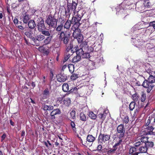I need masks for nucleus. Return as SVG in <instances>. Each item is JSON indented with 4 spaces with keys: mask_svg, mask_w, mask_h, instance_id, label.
Returning a JSON list of instances; mask_svg holds the SVG:
<instances>
[{
    "mask_svg": "<svg viewBox=\"0 0 155 155\" xmlns=\"http://www.w3.org/2000/svg\"><path fill=\"white\" fill-rule=\"evenodd\" d=\"M58 39L61 42H62L67 46L70 41V34L69 31H62L58 33Z\"/></svg>",
    "mask_w": 155,
    "mask_h": 155,
    "instance_id": "obj_1",
    "label": "nucleus"
},
{
    "mask_svg": "<svg viewBox=\"0 0 155 155\" xmlns=\"http://www.w3.org/2000/svg\"><path fill=\"white\" fill-rule=\"evenodd\" d=\"M58 21V19H57L54 16L50 14L47 17L45 22L49 27L54 28L57 27Z\"/></svg>",
    "mask_w": 155,
    "mask_h": 155,
    "instance_id": "obj_2",
    "label": "nucleus"
},
{
    "mask_svg": "<svg viewBox=\"0 0 155 155\" xmlns=\"http://www.w3.org/2000/svg\"><path fill=\"white\" fill-rule=\"evenodd\" d=\"M117 136L119 139L123 138L125 137V128L123 124L119 125L117 128Z\"/></svg>",
    "mask_w": 155,
    "mask_h": 155,
    "instance_id": "obj_3",
    "label": "nucleus"
},
{
    "mask_svg": "<svg viewBox=\"0 0 155 155\" xmlns=\"http://www.w3.org/2000/svg\"><path fill=\"white\" fill-rule=\"evenodd\" d=\"M36 22L38 29L39 32L44 29H46V27L44 24V21L42 17H38Z\"/></svg>",
    "mask_w": 155,
    "mask_h": 155,
    "instance_id": "obj_4",
    "label": "nucleus"
},
{
    "mask_svg": "<svg viewBox=\"0 0 155 155\" xmlns=\"http://www.w3.org/2000/svg\"><path fill=\"white\" fill-rule=\"evenodd\" d=\"M65 20L64 18L60 17L58 18V25L57 27L54 28L59 33L62 31V30L64 28V24L65 22Z\"/></svg>",
    "mask_w": 155,
    "mask_h": 155,
    "instance_id": "obj_5",
    "label": "nucleus"
},
{
    "mask_svg": "<svg viewBox=\"0 0 155 155\" xmlns=\"http://www.w3.org/2000/svg\"><path fill=\"white\" fill-rule=\"evenodd\" d=\"M45 38V36L42 35H38L36 36L35 38H33V43L34 44H32L33 45H35L37 46H39L40 45L41 42L42 41H44Z\"/></svg>",
    "mask_w": 155,
    "mask_h": 155,
    "instance_id": "obj_6",
    "label": "nucleus"
},
{
    "mask_svg": "<svg viewBox=\"0 0 155 155\" xmlns=\"http://www.w3.org/2000/svg\"><path fill=\"white\" fill-rule=\"evenodd\" d=\"M142 86L145 88H147V91L149 93L153 87H155L154 85L152 84L148 81V80H145L142 84Z\"/></svg>",
    "mask_w": 155,
    "mask_h": 155,
    "instance_id": "obj_7",
    "label": "nucleus"
},
{
    "mask_svg": "<svg viewBox=\"0 0 155 155\" xmlns=\"http://www.w3.org/2000/svg\"><path fill=\"white\" fill-rule=\"evenodd\" d=\"M110 138V136L109 135L105 134H100L98 137V141L102 143L109 140Z\"/></svg>",
    "mask_w": 155,
    "mask_h": 155,
    "instance_id": "obj_8",
    "label": "nucleus"
},
{
    "mask_svg": "<svg viewBox=\"0 0 155 155\" xmlns=\"http://www.w3.org/2000/svg\"><path fill=\"white\" fill-rule=\"evenodd\" d=\"M153 125H150L146 127L142 131L143 135H154V133L153 132L154 128L153 127Z\"/></svg>",
    "mask_w": 155,
    "mask_h": 155,
    "instance_id": "obj_9",
    "label": "nucleus"
},
{
    "mask_svg": "<svg viewBox=\"0 0 155 155\" xmlns=\"http://www.w3.org/2000/svg\"><path fill=\"white\" fill-rule=\"evenodd\" d=\"M68 79L66 74L64 73H61L57 75V79L58 82H61L65 81Z\"/></svg>",
    "mask_w": 155,
    "mask_h": 155,
    "instance_id": "obj_10",
    "label": "nucleus"
},
{
    "mask_svg": "<svg viewBox=\"0 0 155 155\" xmlns=\"http://www.w3.org/2000/svg\"><path fill=\"white\" fill-rule=\"evenodd\" d=\"M77 5V2H76L73 1L72 3L67 2V7L71 9V11L75 14V13Z\"/></svg>",
    "mask_w": 155,
    "mask_h": 155,
    "instance_id": "obj_11",
    "label": "nucleus"
},
{
    "mask_svg": "<svg viewBox=\"0 0 155 155\" xmlns=\"http://www.w3.org/2000/svg\"><path fill=\"white\" fill-rule=\"evenodd\" d=\"M61 111L59 108H56L53 110L50 113V118L51 120H54L56 118L55 116L58 115H59L61 114Z\"/></svg>",
    "mask_w": 155,
    "mask_h": 155,
    "instance_id": "obj_12",
    "label": "nucleus"
},
{
    "mask_svg": "<svg viewBox=\"0 0 155 155\" xmlns=\"http://www.w3.org/2000/svg\"><path fill=\"white\" fill-rule=\"evenodd\" d=\"M25 34L26 35L28 38H30L33 41V38H35V37L33 36L35 35L33 33L32 31L30 29L28 31H27L25 32Z\"/></svg>",
    "mask_w": 155,
    "mask_h": 155,
    "instance_id": "obj_13",
    "label": "nucleus"
},
{
    "mask_svg": "<svg viewBox=\"0 0 155 155\" xmlns=\"http://www.w3.org/2000/svg\"><path fill=\"white\" fill-rule=\"evenodd\" d=\"M81 19V15L78 14L76 15L75 16H73L72 18L71 21L72 24L73 23L76 22H80V21Z\"/></svg>",
    "mask_w": 155,
    "mask_h": 155,
    "instance_id": "obj_14",
    "label": "nucleus"
},
{
    "mask_svg": "<svg viewBox=\"0 0 155 155\" xmlns=\"http://www.w3.org/2000/svg\"><path fill=\"white\" fill-rule=\"evenodd\" d=\"M38 50L39 51L46 54H48L49 53V50L48 48L43 46H40L38 48Z\"/></svg>",
    "mask_w": 155,
    "mask_h": 155,
    "instance_id": "obj_15",
    "label": "nucleus"
},
{
    "mask_svg": "<svg viewBox=\"0 0 155 155\" xmlns=\"http://www.w3.org/2000/svg\"><path fill=\"white\" fill-rule=\"evenodd\" d=\"M66 46V51L67 52L69 53V51H70L71 53L73 54L75 52V51H76V49L75 50H73V45H72L71 46V43L68 46V45ZM77 49V48H76Z\"/></svg>",
    "mask_w": 155,
    "mask_h": 155,
    "instance_id": "obj_16",
    "label": "nucleus"
},
{
    "mask_svg": "<svg viewBox=\"0 0 155 155\" xmlns=\"http://www.w3.org/2000/svg\"><path fill=\"white\" fill-rule=\"evenodd\" d=\"M65 22L64 24V28L67 29L69 30L70 28L71 24H72L71 21L68 19Z\"/></svg>",
    "mask_w": 155,
    "mask_h": 155,
    "instance_id": "obj_17",
    "label": "nucleus"
},
{
    "mask_svg": "<svg viewBox=\"0 0 155 155\" xmlns=\"http://www.w3.org/2000/svg\"><path fill=\"white\" fill-rule=\"evenodd\" d=\"M52 38V36H49L47 37L44 40L43 42L45 45H48L50 44L51 42Z\"/></svg>",
    "mask_w": 155,
    "mask_h": 155,
    "instance_id": "obj_18",
    "label": "nucleus"
},
{
    "mask_svg": "<svg viewBox=\"0 0 155 155\" xmlns=\"http://www.w3.org/2000/svg\"><path fill=\"white\" fill-rule=\"evenodd\" d=\"M28 23V26L31 29H33L36 26L35 21L33 20H30Z\"/></svg>",
    "mask_w": 155,
    "mask_h": 155,
    "instance_id": "obj_19",
    "label": "nucleus"
},
{
    "mask_svg": "<svg viewBox=\"0 0 155 155\" xmlns=\"http://www.w3.org/2000/svg\"><path fill=\"white\" fill-rule=\"evenodd\" d=\"M40 32H41L42 35L46 36H49L51 35V32L48 30L46 28V29H44L42 30Z\"/></svg>",
    "mask_w": 155,
    "mask_h": 155,
    "instance_id": "obj_20",
    "label": "nucleus"
},
{
    "mask_svg": "<svg viewBox=\"0 0 155 155\" xmlns=\"http://www.w3.org/2000/svg\"><path fill=\"white\" fill-rule=\"evenodd\" d=\"M87 40L88 43V44L90 46L93 45L95 43V39L94 38L90 37L88 38Z\"/></svg>",
    "mask_w": 155,
    "mask_h": 155,
    "instance_id": "obj_21",
    "label": "nucleus"
},
{
    "mask_svg": "<svg viewBox=\"0 0 155 155\" xmlns=\"http://www.w3.org/2000/svg\"><path fill=\"white\" fill-rule=\"evenodd\" d=\"M148 150L147 147L143 146V145L139 149V152L140 153H145L147 152Z\"/></svg>",
    "mask_w": 155,
    "mask_h": 155,
    "instance_id": "obj_22",
    "label": "nucleus"
},
{
    "mask_svg": "<svg viewBox=\"0 0 155 155\" xmlns=\"http://www.w3.org/2000/svg\"><path fill=\"white\" fill-rule=\"evenodd\" d=\"M74 31L73 33V36L74 38H75L76 36H78L83 35L81 33V30L80 29H77L75 30Z\"/></svg>",
    "mask_w": 155,
    "mask_h": 155,
    "instance_id": "obj_23",
    "label": "nucleus"
},
{
    "mask_svg": "<svg viewBox=\"0 0 155 155\" xmlns=\"http://www.w3.org/2000/svg\"><path fill=\"white\" fill-rule=\"evenodd\" d=\"M86 138L87 141L89 142H93L95 140V137L91 134H88Z\"/></svg>",
    "mask_w": 155,
    "mask_h": 155,
    "instance_id": "obj_24",
    "label": "nucleus"
},
{
    "mask_svg": "<svg viewBox=\"0 0 155 155\" xmlns=\"http://www.w3.org/2000/svg\"><path fill=\"white\" fill-rule=\"evenodd\" d=\"M63 104L66 106H69L71 103V100L69 98H64L63 101Z\"/></svg>",
    "mask_w": 155,
    "mask_h": 155,
    "instance_id": "obj_25",
    "label": "nucleus"
},
{
    "mask_svg": "<svg viewBox=\"0 0 155 155\" xmlns=\"http://www.w3.org/2000/svg\"><path fill=\"white\" fill-rule=\"evenodd\" d=\"M30 16L28 15L25 14L23 18L22 21L25 24H27L29 21Z\"/></svg>",
    "mask_w": 155,
    "mask_h": 155,
    "instance_id": "obj_26",
    "label": "nucleus"
},
{
    "mask_svg": "<svg viewBox=\"0 0 155 155\" xmlns=\"http://www.w3.org/2000/svg\"><path fill=\"white\" fill-rule=\"evenodd\" d=\"M81 59V57L80 55L76 54V55L74 56L72 59V62L73 63L77 62Z\"/></svg>",
    "mask_w": 155,
    "mask_h": 155,
    "instance_id": "obj_27",
    "label": "nucleus"
},
{
    "mask_svg": "<svg viewBox=\"0 0 155 155\" xmlns=\"http://www.w3.org/2000/svg\"><path fill=\"white\" fill-rule=\"evenodd\" d=\"M72 11L71 9L68 7H67V9H65V13L66 17L68 19L70 17Z\"/></svg>",
    "mask_w": 155,
    "mask_h": 155,
    "instance_id": "obj_28",
    "label": "nucleus"
},
{
    "mask_svg": "<svg viewBox=\"0 0 155 155\" xmlns=\"http://www.w3.org/2000/svg\"><path fill=\"white\" fill-rule=\"evenodd\" d=\"M143 5L145 7L149 8L151 5L150 0H145L143 2Z\"/></svg>",
    "mask_w": 155,
    "mask_h": 155,
    "instance_id": "obj_29",
    "label": "nucleus"
},
{
    "mask_svg": "<svg viewBox=\"0 0 155 155\" xmlns=\"http://www.w3.org/2000/svg\"><path fill=\"white\" fill-rule=\"evenodd\" d=\"M81 43V44L80 45V46L82 48H84V50H87L88 49L89 46L88 45V44L87 41H85L83 42L82 41Z\"/></svg>",
    "mask_w": 155,
    "mask_h": 155,
    "instance_id": "obj_30",
    "label": "nucleus"
},
{
    "mask_svg": "<svg viewBox=\"0 0 155 155\" xmlns=\"http://www.w3.org/2000/svg\"><path fill=\"white\" fill-rule=\"evenodd\" d=\"M148 80L149 82L151 83L152 84L154 83V86L155 88V77L152 75H150L149 77L148 78Z\"/></svg>",
    "mask_w": 155,
    "mask_h": 155,
    "instance_id": "obj_31",
    "label": "nucleus"
},
{
    "mask_svg": "<svg viewBox=\"0 0 155 155\" xmlns=\"http://www.w3.org/2000/svg\"><path fill=\"white\" fill-rule=\"evenodd\" d=\"M144 144L145 146L147 147V148H148L152 147L153 146L154 143L153 142L148 140L147 142H145Z\"/></svg>",
    "mask_w": 155,
    "mask_h": 155,
    "instance_id": "obj_32",
    "label": "nucleus"
},
{
    "mask_svg": "<svg viewBox=\"0 0 155 155\" xmlns=\"http://www.w3.org/2000/svg\"><path fill=\"white\" fill-rule=\"evenodd\" d=\"M73 24L74 25H73L71 28V29L73 31L77 29H80L79 28V27L80 26L81 24L80 22L74 23H73Z\"/></svg>",
    "mask_w": 155,
    "mask_h": 155,
    "instance_id": "obj_33",
    "label": "nucleus"
},
{
    "mask_svg": "<svg viewBox=\"0 0 155 155\" xmlns=\"http://www.w3.org/2000/svg\"><path fill=\"white\" fill-rule=\"evenodd\" d=\"M77 137L80 140L81 143L83 145L85 146L87 143V141L86 140V139L85 137H82L81 138L79 137L78 135H77Z\"/></svg>",
    "mask_w": 155,
    "mask_h": 155,
    "instance_id": "obj_34",
    "label": "nucleus"
},
{
    "mask_svg": "<svg viewBox=\"0 0 155 155\" xmlns=\"http://www.w3.org/2000/svg\"><path fill=\"white\" fill-rule=\"evenodd\" d=\"M54 107L51 105H45L44 106L43 110L45 111L50 110L53 109Z\"/></svg>",
    "mask_w": 155,
    "mask_h": 155,
    "instance_id": "obj_35",
    "label": "nucleus"
},
{
    "mask_svg": "<svg viewBox=\"0 0 155 155\" xmlns=\"http://www.w3.org/2000/svg\"><path fill=\"white\" fill-rule=\"evenodd\" d=\"M80 119L83 121H85L87 120L86 116L84 112H81L80 115Z\"/></svg>",
    "mask_w": 155,
    "mask_h": 155,
    "instance_id": "obj_36",
    "label": "nucleus"
},
{
    "mask_svg": "<svg viewBox=\"0 0 155 155\" xmlns=\"http://www.w3.org/2000/svg\"><path fill=\"white\" fill-rule=\"evenodd\" d=\"M146 98V93L142 92L141 93V94L140 99V101L142 102H144Z\"/></svg>",
    "mask_w": 155,
    "mask_h": 155,
    "instance_id": "obj_37",
    "label": "nucleus"
},
{
    "mask_svg": "<svg viewBox=\"0 0 155 155\" xmlns=\"http://www.w3.org/2000/svg\"><path fill=\"white\" fill-rule=\"evenodd\" d=\"M138 149L135 147H131L129 150V153L130 154L133 155L135 153H138L137 152V150Z\"/></svg>",
    "mask_w": 155,
    "mask_h": 155,
    "instance_id": "obj_38",
    "label": "nucleus"
},
{
    "mask_svg": "<svg viewBox=\"0 0 155 155\" xmlns=\"http://www.w3.org/2000/svg\"><path fill=\"white\" fill-rule=\"evenodd\" d=\"M62 89L65 92H68L69 91V86L67 83H64L62 85Z\"/></svg>",
    "mask_w": 155,
    "mask_h": 155,
    "instance_id": "obj_39",
    "label": "nucleus"
},
{
    "mask_svg": "<svg viewBox=\"0 0 155 155\" xmlns=\"http://www.w3.org/2000/svg\"><path fill=\"white\" fill-rule=\"evenodd\" d=\"M106 115L107 114L104 112L103 113L99 114L98 117L101 120L103 121L106 118Z\"/></svg>",
    "mask_w": 155,
    "mask_h": 155,
    "instance_id": "obj_40",
    "label": "nucleus"
},
{
    "mask_svg": "<svg viewBox=\"0 0 155 155\" xmlns=\"http://www.w3.org/2000/svg\"><path fill=\"white\" fill-rule=\"evenodd\" d=\"M83 25L85 28H88L90 25L89 20L87 19H84L83 21Z\"/></svg>",
    "mask_w": 155,
    "mask_h": 155,
    "instance_id": "obj_41",
    "label": "nucleus"
},
{
    "mask_svg": "<svg viewBox=\"0 0 155 155\" xmlns=\"http://www.w3.org/2000/svg\"><path fill=\"white\" fill-rule=\"evenodd\" d=\"M76 38L78 41V42L79 43H81L83 41L84 39V36L83 35L78 36H76V37L74 38Z\"/></svg>",
    "mask_w": 155,
    "mask_h": 155,
    "instance_id": "obj_42",
    "label": "nucleus"
},
{
    "mask_svg": "<svg viewBox=\"0 0 155 155\" xmlns=\"http://www.w3.org/2000/svg\"><path fill=\"white\" fill-rule=\"evenodd\" d=\"M133 100L135 102L137 101L140 99V96L138 94L135 93L132 96Z\"/></svg>",
    "mask_w": 155,
    "mask_h": 155,
    "instance_id": "obj_43",
    "label": "nucleus"
},
{
    "mask_svg": "<svg viewBox=\"0 0 155 155\" xmlns=\"http://www.w3.org/2000/svg\"><path fill=\"white\" fill-rule=\"evenodd\" d=\"M136 103L134 101H132L129 105V109L130 111H132L134 108Z\"/></svg>",
    "mask_w": 155,
    "mask_h": 155,
    "instance_id": "obj_44",
    "label": "nucleus"
},
{
    "mask_svg": "<svg viewBox=\"0 0 155 155\" xmlns=\"http://www.w3.org/2000/svg\"><path fill=\"white\" fill-rule=\"evenodd\" d=\"M73 54H70L68 52H66L65 55L64 56V58L63 60V62L64 63L66 61L70 58V56L72 55Z\"/></svg>",
    "mask_w": 155,
    "mask_h": 155,
    "instance_id": "obj_45",
    "label": "nucleus"
},
{
    "mask_svg": "<svg viewBox=\"0 0 155 155\" xmlns=\"http://www.w3.org/2000/svg\"><path fill=\"white\" fill-rule=\"evenodd\" d=\"M88 115L91 119L93 120H95L97 117L96 115L92 111L90 112Z\"/></svg>",
    "mask_w": 155,
    "mask_h": 155,
    "instance_id": "obj_46",
    "label": "nucleus"
},
{
    "mask_svg": "<svg viewBox=\"0 0 155 155\" xmlns=\"http://www.w3.org/2000/svg\"><path fill=\"white\" fill-rule=\"evenodd\" d=\"M117 147H115L114 146H113V149H110V150L107 151V153L108 155L112 154L114 153L117 150Z\"/></svg>",
    "mask_w": 155,
    "mask_h": 155,
    "instance_id": "obj_47",
    "label": "nucleus"
},
{
    "mask_svg": "<svg viewBox=\"0 0 155 155\" xmlns=\"http://www.w3.org/2000/svg\"><path fill=\"white\" fill-rule=\"evenodd\" d=\"M68 67L70 72L71 73H73L74 71V65L73 64H69L68 65Z\"/></svg>",
    "mask_w": 155,
    "mask_h": 155,
    "instance_id": "obj_48",
    "label": "nucleus"
},
{
    "mask_svg": "<svg viewBox=\"0 0 155 155\" xmlns=\"http://www.w3.org/2000/svg\"><path fill=\"white\" fill-rule=\"evenodd\" d=\"M71 126L74 132L76 133L77 132V130L75 127L76 125L74 122L73 121H71Z\"/></svg>",
    "mask_w": 155,
    "mask_h": 155,
    "instance_id": "obj_49",
    "label": "nucleus"
},
{
    "mask_svg": "<svg viewBox=\"0 0 155 155\" xmlns=\"http://www.w3.org/2000/svg\"><path fill=\"white\" fill-rule=\"evenodd\" d=\"M83 49L82 48L79 49H78L76 51V54L80 55L81 56V55L83 54H84V51L83 50Z\"/></svg>",
    "mask_w": 155,
    "mask_h": 155,
    "instance_id": "obj_50",
    "label": "nucleus"
},
{
    "mask_svg": "<svg viewBox=\"0 0 155 155\" xmlns=\"http://www.w3.org/2000/svg\"><path fill=\"white\" fill-rule=\"evenodd\" d=\"M42 94L45 95L46 96H48L49 97L50 96V93L49 90L48 88H46L43 91Z\"/></svg>",
    "mask_w": 155,
    "mask_h": 155,
    "instance_id": "obj_51",
    "label": "nucleus"
},
{
    "mask_svg": "<svg viewBox=\"0 0 155 155\" xmlns=\"http://www.w3.org/2000/svg\"><path fill=\"white\" fill-rule=\"evenodd\" d=\"M149 139V138L147 137H142L140 139L141 142L143 143H144V144L145 143V142H147Z\"/></svg>",
    "mask_w": 155,
    "mask_h": 155,
    "instance_id": "obj_52",
    "label": "nucleus"
},
{
    "mask_svg": "<svg viewBox=\"0 0 155 155\" xmlns=\"http://www.w3.org/2000/svg\"><path fill=\"white\" fill-rule=\"evenodd\" d=\"M78 74H76L75 73L73 74L71 77V79L72 80H75L76 79L78 78L79 76Z\"/></svg>",
    "mask_w": 155,
    "mask_h": 155,
    "instance_id": "obj_53",
    "label": "nucleus"
},
{
    "mask_svg": "<svg viewBox=\"0 0 155 155\" xmlns=\"http://www.w3.org/2000/svg\"><path fill=\"white\" fill-rule=\"evenodd\" d=\"M150 124L152 125V120H151V117H150V116L149 117L147 121V122L145 123V126H149V125Z\"/></svg>",
    "mask_w": 155,
    "mask_h": 155,
    "instance_id": "obj_54",
    "label": "nucleus"
},
{
    "mask_svg": "<svg viewBox=\"0 0 155 155\" xmlns=\"http://www.w3.org/2000/svg\"><path fill=\"white\" fill-rule=\"evenodd\" d=\"M78 89L76 87H74V88L71 89L69 91V94L72 92H73L74 93H78Z\"/></svg>",
    "mask_w": 155,
    "mask_h": 155,
    "instance_id": "obj_55",
    "label": "nucleus"
},
{
    "mask_svg": "<svg viewBox=\"0 0 155 155\" xmlns=\"http://www.w3.org/2000/svg\"><path fill=\"white\" fill-rule=\"evenodd\" d=\"M119 139V141L117 143H116L114 145V146L115 147H117V146H119L120 144H122V143L123 142L122 138H120V139Z\"/></svg>",
    "mask_w": 155,
    "mask_h": 155,
    "instance_id": "obj_56",
    "label": "nucleus"
},
{
    "mask_svg": "<svg viewBox=\"0 0 155 155\" xmlns=\"http://www.w3.org/2000/svg\"><path fill=\"white\" fill-rule=\"evenodd\" d=\"M130 1L129 0H124L123 2L121 4H120V9L121 10V7L122 6H124V5L126 3H128V4L127 5L128 6L130 5V4H131V3H129Z\"/></svg>",
    "mask_w": 155,
    "mask_h": 155,
    "instance_id": "obj_57",
    "label": "nucleus"
},
{
    "mask_svg": "<svg viewBox=\"0 0 155 155\" xmlns=\"http://www.w3.org/2000/svg\"><path fill=\"white\" fill-rule=\"evenodd\" d=\"M75 111L74 110H72L70 113L71 117L72 119H74L75 117Z\"/></svg>",
    "mask_w": 155,
    "mask_h": 155,
    "instance_id": "obj_58",
    "label": "nucleus"
},
{
    "mask_svg": "<svg viewBox=\"0 0 155 155\" xmlns=\"http://www.w3.org/2000/svg\"><path fill=\"white\" fill-rule=\"evenodd\" d=\"M129 122V117L128 116H127L125 117L123 120V123L127 124Z\"/></svg>",
    "mask_w": 155,
    "mask_h": 155,
    "instance_id": "obj_59",
    "label": "nucleus"
},
{
    "mask_svg": "<svg viewBox=\"0 0 155 155\" xmlns=\"http://www.w3.org/2000/svg\"><path fill=\"white\" fill-rule=\"evenodd\" d=\"M150 116L151 117V120H152V125L155 126V116L151 115Z\"/></svg>",
    "mask_w": 155,
    "mask_h": 155,
    "instance_id": "obj_60",
    "label": "nucleus"
},
{
    "mask_svg": "<svg viewBox=\"0 0 155 155\" xmlns=\"http://www.w3.org/2000/svg\"><path fill=\"white\" fill-rule=\"evenodd\" d=\"M143 145V143H141L140 141H137L134 143V145L135 147H137L140 146V145Z\"/></svg>",
    "mask_w": 155,
    "mask_h": 155,
    "instance_id": "obj_61",
    "label": "nucleus"
},
{
    "mask_svg": "<svg viewBox=\"0 0 155 155\" xmlns=\"http://www.w3.org/2000/svg\"><path fill=\"white\" fill-rule=\"evenodd\" d=\"M83 57L84 58H90V54L88 53H85L84 54Z\"/></svg>",
    "mask_w": 155,
    "mask_h": 155,
    "instance_id": "obj_62",
    "label": "nucleus"
},
{
    "mask_svg": "<svg viewBox=\"0 0 155 155\" xmlns=\"http://www.w3.org/2000/svg\"><path fill=\"white\" fill-rule=\"evenodd\" d=\"M149 24L150 26L153 27V28L155 29V21L150 22Z\"/></svg>",
    "mask_w": 155,
    "mask_h": 155,
    "instance_id": "obj_63",
    "label": "nucleus"
},
{
    "mask_svg": "<svg viewBox=\"0 0 155 155\" xmlns=\"http://www.w3.org/2000/svg\"><path fill=\"white\" fill-rule=\"evenodd\" d=\"M17 27H18V28L19 30V31L22 30L23 31L25 29V27H24L23 26H22L21 25H18Z\"/></svg>",
    "mask_w": 155,
    "mask_h": 155,
    "instance_id": "obj_64",
    "label": "nucleus"
}]
</instances>
